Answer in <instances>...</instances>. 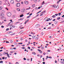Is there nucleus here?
Segmentation results:
<instances>
[{"label":"nucleus","mask_w":64,"mask_h":64,"mask_svg":"<svg viewBox=\"0 0 64 64\" xmlns=\"http://www.w3.org/2000/svg\"><path fill=\"white\" fill-rule=\"evenodd\" d=\"M0 16H1V18L2 19H3V18H4V14H3V13H0Z\"/></svg>","instance_id":"1"},{"label":"nucleus","mask_w":64,"mask_h":64,"mask_svg":"<svg viewBox=\"0 0 64 64\" xmlns=\"http://www.w3.org/2000/svg\"><path fill=\"white\" fill-rule=\"evenodd\" d=\"M7 15L8 17H10L11 16V13L10 12H8Z\"/></svg>","instance_id":"2"},{"label":"nucleus","mask_w":64,"mask_h":64,"mask_svg":"<svg viewBox=\"0 0 64 64\" xmlns=\"http://www.w3.org/2000/svg\"><path fill=\"white\" fill-rule=\"evenodd\" d=\"M17 7H20V4L19 3H18L16 4Z\"/></svg>","instance_id":"3"},{"label":"nucleus","mask_w":64,"mask_h":64,"mask_svg":"<svg viewBox=\"0 0 64 64\" xmlns=\"http://www.w3.org/2000/svg\"><path fill=\"white\" fill-rule=\"evenodd\" d=\"M25 9L24 8H23L21 10V12H25Z\"/></svg>","instance_id":"4"},{"label":"nucleus","mask_w":64,"mask_h":64,"mask_svg":"<svg viewBox=\"0 0 64 64\" xmlns=\"http://www.w3.org/2000/svg\"><path fill=\"white\" fill-rule=\"evenodd\" d=\"M24 3L26 4L27 5L29 3V2L27 1H24Z\"/></svg>","instance_id":"5"},{"label":"nucleus","mask_w":64,"mask_h":64,"mask_svg":"<svg viewBox=\"0 0 64 64\" xmlns=\"http://www.w3.org/2000/svg\"><path fill=\"white\" fill-rule=\"evenodd\" d=\"M14 0H12L10 1V3L11 4H14Z\"/></svg>","instance_id":"6"},{"label":"nucleus","mask_w":64,"mask_h":64,"mask_svg":"<svg viewBox=\"0 0 64 64\" xmlns=\"http://www.w3.org/2000/svg\"><path fill=\"white\" fill-rule=\"evenodd\" d=\"M13 24V22H10L9 23V24H8V25L10 26V25H12Z\"/></svg>","instance_id":"7"},{"label":"nucleus","mask_w":64,"mask_h":64,"mask_svg":"<svg viewBox=\"0 0 64 64\" xmlns=\"http://www.w3.org/2000/svg\"><path fill=\"white\" fill-rule=\"evenodd\" d=\"M40 25L39 24H37L36 25V27H40Z\"/></svg>","instance_id":"8"},{"label":"nucleus","mask_w":64,"mask_h":64,"mask_svg":"<svg viewBox=\"0 0 64 64\" xmlns=\"http://www.w3.org/2000/svg\"><path fill=\"white\" fill-rule=\"evenodd\" d=\"M8 34H9L10 35H12V32H9Z\"/></svg>","instance_id":"9"},{"label":"nucleus","mask_w":64,"mask_h":64,"mask_svg":"<svg viewBox=\"0 0 64 64\" xmlns=\"http://www.w3.org/2000/svg\"><path fill=\"white\" fill-rule=\"evenodd\" d=\"M23 30H21V31H20V32H19V33H20V34H22V33H23Z\"/></svg>","instance_id":"10"},{"label":"nucleus","mask_w":64,"mask_h":64,"mask_svg":"<svg viewBox=\"0 0 64 64\" xmlns=\"http://www.w3.org/2000/svg\"><path fill=\"white\" fill-rule=\"evenodd\" d=\"M2 9H3V7L2 6H0V10H2Z\"/></svg>","instance_id":"11"},{"label":"nucleus","mask_w":64,"mask_h":64,"mask_svg":"<svg viewBox=\"0 0 64 64\" xmlns=\"http://www.w3.org/2000/svg\"><path fill=\"white\" fill-rule=\"evenodd\" d=\"M52 7H56V5L55 4L52 5Z\"/></svg>","instance_id":"12"},{"label":"nucleus","mask_w":64,"mask_h":64,"mask_svg":"<svg viewBox=\"0 0 64 64\" xmlns=\"http://www.w3.org/2000/svg\"><path fill=\"white\" fill-rule=\"evenodd\" d=\"M29 21V20H27L24 23V24H25L26 23H27V22H28Z\"/></svg>","instance_id":"13"},{"label":"nucleus","mask_w":64,"mask_h":64,"mask_svg":"<svg viewBox=\"0 0 64 64\" xmlns=\"http://www.w3.org/2000/svg\"><path fill=\"white\" fill-rule=\"evenodd\" d=\"M15 1L16 2H20V0H15Z\"/></svg>","instance_id":"14"},{"label":"nucleus","mask_w":64,"mask_h":64,"mask_svg":"<svg viewBox=\"0 0 64 64\" xmlns=\"http://www.w3.org/2000/svg\"><path fill=\"white\" fill-rule=\"evenodd\" d=\"M58 22H57V21H56L55 22H54V23L55 24H57V23H58Z\"/></svg>","instance_id":"15"},{"label":"nucleus","mask_w":64,"mask_h":64,"mask_svg":"<svg viewBox=\"0 0 64 64\" xmlns=\"http://www.w3.org/2000/svg\"><path fill=\"white\" fill-rule=\"evenodd\" d=\"M32 54H34V55H36V53L34 52H32Z\"/></svg>","instance_id":"16"},{"label":"nucleus","mask_w":64,"mask_h":64,"mask_svg":"<svg viewBox=\"0 0 64 64\" xmlns=\"http://www.w3.org/2000/svg\"><path fill=\"white\" fill-rule=\"evenodd\" d=\"M52 18H55V17H56V16H55L54 15H53L52 16Z\"/></svg>","instance_id":"17"},{"label":"nucleus","mask_w":64,"mask_h":64,"mask_svg":"<svg viewBox=\"0 0 64 64\" xmlns=\"http://www.w3.org/2000/svg\"><path fill=\"white\" fill-rule=\"evenodd\" d=\"M4 52L2 54L3 55H6V52Z\"/></svg>","instance_id":"18"},{"label":"nucleus","mask_w":64,"mask_h":64,"mask_svg":"<svg viewBox=\"0 0 64 64\" xmlns=\"http://www.w3.org/2000/svg\"><path fill=\"white\" fill-rule=\"evenodd\" d=\"M34 1L35 3H36L37 2V0H34Z\"/></svg>","instance_id":"19"},{"label":"nucleus","mask_w":64,"mask_h":64,"mask_svg":"<svg viewBox=\"0 0 64 64\" xmlns=\"http://www.w3.org/2000/svg\"><path fill=\"white\" fill-rule=\"evenodd\" d=\"M12 25H11L10 26V30H11V29L12 28Z\"/></svg>","instance_id":"20"},{"label":"nucleus","mask_w":64,"mask_h":64,"mask_svg":"<svg viewBox=\"0 0 64 64\" xmlns=\"http://www.w3.org/2000/svg\"><path fill=\"white\" fill-rule=\"evenodd\" d=\"M24 16V15H23V14H22L20 16V17H22V16Z\"/></svg>","instance_id":"21"},{"label":"nucleus","mask_w":64,"mask_h":64,"mask_svg":"<svg viewBox=\"0 0 64 64\" xmlns=\"http://www.w3.org/2000/svg\"><path fill=\"white\" fill-rule=\"evenodd\" d=\"M35 37H36V36H33L32 37V38L34 39V38H35Z\"/></svg>","instance_id":"22"},{"label":"nucleus","mask_w":64,"mask_h":64,"mask_svg":"<svg viewBox=\"0 0 64 64\" xmlns=\"http://www.w3.org/2000/svg\"><path fill=\"white\" fill-rule=\"evenodd\" d=\"M61 19L60 18V17H59L57 18V20H59V19Z\"/></svg>","instance_id":"23"},{"label":"nucleus","mask_w":64,"mask_h":64,"mask_svg":"<svg viewBox=\"0 0 64 64\" xmlns=\"http://www.w3.org/2000/svg\"><path fill=\"white\" fill-rule=\"evenodd\" d=\"M8 2V0H5V2L6 3V4H7V3H6V2Z\"/></svg>","instance_id":"24"},{"label":"nucleus","mask_w":64,"mask_h":64,"mask_svg":"<svg viewBox=\"0 0 64 64\" xmlns=\"http://www.w3.org/2000/svg\"><path fill=\"white\" fill-rule=\"evenodd\" d=\"M7 56L8 57V58H10V56H9V54H7Z\"/></svg>","instance_id":"25"},{"label":"nucleus","mask_w":64,"mask_h":64,"mask_svg":"<svg viewBox=\"0 0 64 64\" xmlns=\"http://www.w3.org/2000/svg\"><path fill=\"white\" fill-rule=\"evenodd\" d=\"M17 10L18 11H20V10L19 8H17Z\"/></svg>","instance_id":"26"},{"label":"nucleus","mask_w":64,"mask_h":64,"mask_svg":"<svg viewBox=\"0 0 64 64\" xmlns=\"http://www.w3.org/2000/svg\"><path fill=\"white\" fill-rule=\"evenodd\" d=\"M31 34H33V35H34V34H35V32L33 33L32 32L31 33Z\"/></svg>","instance_id":"27"},{"label":"nucleus","mask_w":64,"mask_h":64,"mask_svg":"<svg viewBox=\"0 0 64 64\" xmlns=\"http://www.w3.org/2000/svg\"><path fill=\"white\" fill-rule=\"evenodd\" d=\"M41 35H43V34H44L43 33V32H42L41 34Z\"/></svg>","instance_id":"28"},{"label":"nucleus","mask_w":64,"mask_h":64,"mask_svg":"<svg viewBox=\"0 0 64 64\" xmlns=\"http://www.w3.org/2000/svg\"><path fill=\"white\" fill-rule=\"evenodd\" d=\"M42 13V12H41L40 14V16H42L43 15Z\"/></svg>","instance_id":"29"},{"label":"nucleus","mask_w":64,"mask_h":64,"mask_svg":"<svg viewBox=\"0 0 64 64\" xmlns=\"http://www.w3.org/2000/svg\"><path fill=\"white\" fill-rule=\"evenodd\" d=\"M25 48V47H22V49H24Z\"/></svg>","instance_id":"30"},{"label":"nucleus","mask_w":64,"mask_h":64,"mask_svg":"<svg viewBox=\"0 0 64 64\" xmlns=\"http://www.w3.org/2000/svg\"><path fill=\"white\" fill-rule=\"evenodd\" d=\"M24 19V18H23L20 19V20H23Z\"/></svg>","instance_id":"31"},{"label":"nucleus","mask_w":64,"mask_h":64,"mask_svg":"<svg viewBox=\"0 0 64 64\" xmlns=\"http://www.w3.org/2000/svg\"><path fill=\"white\" fill-rule=\"evenodd\" d=\"M3 62L2 61H0V63H3Z\"/></svg>","instance_id":"32"},{"label":"nucleus","mask_w":64,"mask_h":64,"mask_svg":"<svg viewBox=\"0 0 64 64\" xmlns=\"http://www.w3.org/2000/svg\"><path fill=\"white\" fill-rule=\"evenodd\" d=\"M35 6V4H34L32 6V7H34Z\"/></svg>","instance_id":"33"},{"label":"nucleus","mask_w":64,"mask_h":64,"mask_svg":"<svg viewBox=\"0 0 64 64\" xmlns=\"http://www.w3.org/2000/svg\"><path fill=\"white\" fill-rule=\"evenodd\" d=\"M58 15L59 16H60L61 15V13H58Z\"/></svg>","instance_id":"34"},{"label":"nucleus","mask_w":64,"mask_h":64,"mask_svg":"<svg viewBox=\"0 0 64 64\" xmlns=\"http://www.w3.org/2000/svg\"><path fill=\"white\" fill-rule=\"evenodd\" d=\"M10 43H12L13 42V41H12V40H10Z\"/></svg>","instance_id":"35"},{"label":"nucleus","mask_w":64,"mask_h":64,"mask_svg":"<svg viewBox=\"0 0 64 64\" xmlns=\"http://www.w3.org/2000/svg\"><path fill=\"white\" fill-rule=\"evenodd\" d=\"M2 1H0V5H1L2 4Z\"/></svg>","instance_id":"36"},{"label":"nucleus","mask_w":64,"mask_h":64,"mask_svg":"<svg viewBox=\"0 0 64 64\" xmlns=\"http://www.w3.org/2000/svg\"><path fill=\"white\" fill-rule=\"evenodd\" d=\"M30 16H28V17H27V18H30Z\"/></svg>","instance_id":"37"},{"label":"nucleus","mask_w":64,"mask_h":64,"mask_svg":"<svg viewBox=\"0 0 64 64\" xmlns=\"http://www.w3.org/2000/svg\"><path fill=\"white\" fill-rule=\"evenodd\" d=\"M56 16H58V14H54Z\"/></svg>","instance_id":"38"},{"label":"nucleus","mask_w":64,"mask_h":64,"mask_svg":"<svg viewBox=\"0 0 64 64\" xmlns=\"http://www.w3.org/2000/svg\"><path fill=\"white\" fill-rule=\"evenodd\" d=\"M22 27V26H21V25L19 27L20 28H21Z\"/></svg>","instance_id":"39"},{"label":"nucleus","mask_w":64,"mask_h":64,"mask_svg":"<svg viewBox=\"0 0 64 64\" xmlns=\"http://www.w3.org/2000/svg\"><path fill=\"white\" fill-rule=\"evenodd\" d=\"M13 52H14L13 51H11L10 52V53H13Z\"/></svg>","instance_id":"40"},{"label":"nucleus","mask_w":64,"mask_h":64,"mask_svg":"<svg viewBox=\"0 0 64 64\" xmlns=\"http://www.w3.org/2000/svg\"><path fill=\"white\" fill-rule=\"evenodd\" d=\"M40 53H42V51H41V50H40Z\"/></svg>","instance_id":"41"},{"label":"nucleus","mask_w":64,"mask_h":64,"mask_svg":"<svg viewBox=\"0 0 64 64\" xmlns=\"http://www.w3.org/2000/svg\"><path fill=\"white\" fill-rule=\"evenodd\" d=\"M38 39V38H36V40H37Z\"/></svg>","instance_id":"42"},{"label":"nucleus","mask_w":64,"mask_h":64,"mask_svg":"<svg viewBox=\"0 0 64 64\" xmlns=\"http://www.w3.org/2000/svg\"><path fill=\"white\" fill-rule=\"evenodd\" d=\"M28 49L29 50H30V47L28 46Z\"/></svg>","instance_id":"43"},{"label":"nucleus","mask_w":64,"mask_h":64,"mask_svg":"<svg viewBox=\"0 0 64 64\" xmlns=\"http://www.w3.org/2000/svg\"><path fill=\"white\" fill-rule=\"evenodd\" d=\"M18 44H22V42H21V43H18Z\"/></svg>","instance_id":"44"},{"label":"nucleus","mask_w":64,"mask_h":64,"mask_svg":"<svg viewBox=\"0 0 64 64\" xmlns=\"http://www.w3.org/2000/svg\"><path fill=\"white\" fill-rule=\"evenodd\" d=\"M1 27H2V28H3L4 27V26H1Z\"/></svg>","instance_id":"45"},{"label":"nucleus","mask_w":64,"mask_h":64,"mask_svg":"<svg viewBox=\"0 0 64 64\" xmlns=\"http://www.w3.org/2000/svg\"><path fill=\"white\" fill-rule=\"evenodd\" d=\"M13 49H14V50H16V48H13Z\"/></svg>","instance_id":"46"},{"label":"nucleus","mask_w":64,"mask_h":64,"mask_svg":"<svg viewBox=\"0 0 64 64\" xmlns=\"http://www.w3.org/2000/svg\"><path fill=\"white\" fill-rule=\"evenodd\" d=\"M42 59H43V61H45V60H44V58H42Z\"/></svg>","instance_id":"47"},{"label":"nucleus","mask_w":64,"mask_h":64,"mask_svg":"<svg viewBox=\"0 0 64 64\" xmlns=\"http://www.w3.org/2000/svg\"><path fill=\"white\" fill-rule=\"evenodd\" d=\"M3 40H4V41H5V40H6V38H4L3 39Z\"/></svg>","instance_id":"48"},{"label":"nucleus","mask_w":64,"mask_h":64,"mask_svg":"<svg viewBox=\"0 0 64 64\" xmlns=\"http://www.w3.org/2000/svg\"><path fill=\"white\" fill-rule=\"evenodd\" d=\"M25 42H28V41L27 40H25Z\"/></svg>","instance_id":"49"},{"label":"nucleus","mask_w":64,"mask_h":64,"mask_svg":"<svg viewBox=\"0 0 64 64\" xmlns=\"http://www.w3.org/2000/svg\"><path fill=\"white\" fill-rule=\"evenodd\" d=\"M48 58H50L51 59L52 58V57H51V56H50L48 57Z\"/></svg>","instance_id":"50"},{"label":"nucleus","mask_w":64,"mask_h":64,"mask_svg":"<svg viewBox=\"0 0 64 64\" xmlns=\"http://www.w3.org/2000/svg\"><path fill=\"white\" fill-rule=\"evenodd\" d=\"M24 60H26V59L25 58H24Z\"/></svg>","instance_id":"51"},{"label":"nucleus","mask_w":64,"mask_h":64,"mask_svg":"<svg viewBox=\"0 0 64 64\" xmlns=\"http://www.w3.org/2000/svg\"><path fill=\"white\" fill-rule=\"evenodd\" d=\"M43 54L44 55H45L46 54V53L45 52H44Z\"/></svg>","instance_id":"52"},{"label":"nucleus","mask_w":64,"mask_h":64,"mask_svg":"<svg viewBox=\"0 0 64 64\" xmlns=\"http://www.w3.org/2000/svg\"><path fill=\"white\" fill-rule=\"evenodd\" d=\"M40 58H42V55H40Z\"/></svg>","instance_id":"53"},{"label":"nucleus","mask_w":64,"mask_h":64,"mask_svg":"<svg viewBox=\"0 0 64 64\" xmlns=\"http://www.w3.org/2000/svg\"><path fill=\"white\" fill-rule=\"evenodd\" d=\"M4 58H5V57H3L2 58V59L3 60L4 59Z\"/></svg>","instance_id":"54"},{"label":"nucleus","mask_w":64,"mask_h":64,"mask_svg":"<svg viewBox=\"0 0 64 64\" xmlns=\"http://www.w3.org/2000/svg\"><path fill=\"white\" fill-rule=\"evenodd\" d=\"M27 60H28V61H30V59L28 58L27 59Z\"/></svg>","instance_id":"55"},{"label":"nucleus","mask_w":64,"mask_h":64,"mask_svg":"<svg viewBox=\"0 0 64 64\" xmlns=\"http://www.w3.org/2000/svg\"><path fill=\"white\" fill-rule=\"evenodd\" d=\"M19 64V63L18 62H16V64Z\"/></svg>","instance_id":"56"},{"label":"nucleus","mask_w":64,"mask_h":64,"mask_svg":"<svg viewBox=\"0 0 64 64\" xmlns=\"http://www.w3.org/2000/svg\"><path fill=\"white\" fill-rule=\"evenodd\" d=\"M6 43H9V42H8V41H6Z\"/></svg>","instance_id":"57"},{"label":"nucleus","mask_w":64,"mask_h":64,"mask_svg":"<svg viewBox=\"0 0 64 64\" xmlns=\"http://www.w3.org/2000/svg\"><path fill=\"white\" fill-rule=\"evenodd\" d=\"M55 63H57V62L56 60L55 61Z\"/></svg>","instance_id":"58"},{"label":"nucleus","mask_w":64,"mask_h":64,"mask_svg":"<svg viewBox=\"0 0 64 64\" xmlns=\"http://www.w3.org/2000/svg\"><path fill=\"white\" fill-rule=\"evenodd\" d=\"M6 31H8V30H9V28H8L6 29Z\"/></svg>","instance_id":"59"},{"label":"nucleus","mask_w":64,"mask_h":64,"mask_svg":"<svg viewBox=\"0 0 64 64\" xmlns=\"http://www.w3.org/2000/svg\"><path fill=\"white\" fill-rule=\"evenodd\" d=\"M50 50H47V52H50Z\"/></svg>","instance_id":"60"},{"label":"nucleus","mask_w":64,"mask_h":64,"mask_svg":"<svg viewBox=\"0 0 64 64\" xmlns=\"http://www.w3.org/2000/svg\"><path fill=\"white\" fill-rule=\"evenodd\" d=\"M42 64H45V62H42Z\"/></svg>","instance_id":"61"},{"label":"nucleus","mask_w":64,"mask_h":64,"mask_svg":"<svg viewBox=\"0 0 64 64\" xmlns=\"http://www.w3.org/2000/svg\"><path fill=\"white\" fill-rule=\"evenodd\" d=\"M3 12V13H5V11L4 10H3L2 11Z\"/></svg>","instance_id":"62"},{"label":"nucleus","mask_w":64,"mask_h":64,"mask_svg":"<svg viewBox=\"0 0 64 64\" xmlns=\"http://www.w3.org/2000/svg\"><path fill=\"white\" fill-rule=\"evenodd\" d=\"M48 29H51V27H50L49 28H48Z\"/></svg>","instance_id":"63"},{"label":"nucleus","mask_w":64,"mask_h":64,"mask_svg":"<svg viewBox=\"0 0 64 64\" xmlns=\"http://www.w3.org/2000/svg\"><path fill=\"white\" fill-rule=\"evenodd\" d=\"M62 64H64V62H62Z\"/></svg>","instance_id":"64"}]
</instances>
